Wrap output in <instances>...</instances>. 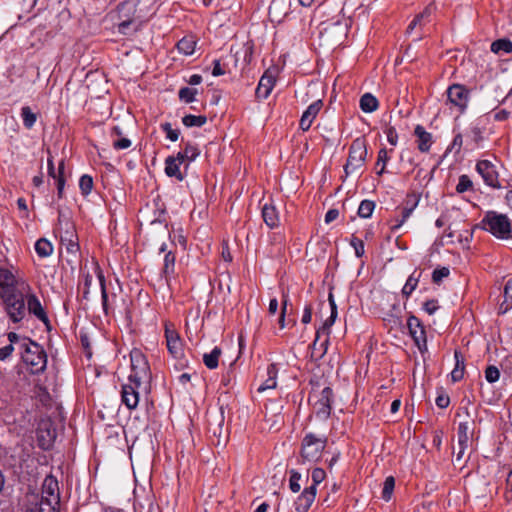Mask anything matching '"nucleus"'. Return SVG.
Here are the masks:
<instances>
[{
    "mask_svg": "<svg viewBox=\"0 0 512 512\" xmlns=\"http://www.w3.org/2000/svg\"><path fill=\"white\" fill-rule=\"evenodd\" d=\"M29 291L30 286L23 282L20 284L19 290L0 296L4 304L5 311L11 321L17 323L25 317V292Z\"/></svg>",
    "mask_w": 512,
    "mask_h": 512,
    "instance_id": "nucleus-1",
    "label": "nucleus"
},
{
    "mask_svg": "<svg viewBox=\"0 0 512 512\" xmlns=\"http://www.w3.org/2000/svg\"><path fill=\"white\" fill-rule=\"evenodd\" d=\"M20 354L23 362L29 365L33 372H41L45 369L47 355L38 343L30 339H24L21 341Z\"/></svg>",
    "mask_w": 512,
    "mask_h": 512,
    "instance_id": "nucleus-2",
    "label": "nucleus"
},
{
    "mask_svg": "<svg viewBox=\"0 0 512 512\" xmlns=\"http://www.w3.org/2000/svg\"><path fill=\"white\" fill-rule=\"evenodd\" d=\"M483 228L499 239L512 238L510 219L494 211H488L482 220Z\"/></svg>",
    "mask_w": 512,
    "mask_h": 512,
    "instance_id": "nucleus-3",
    "label": "nucleus"
},
{
    "mask_svg": "<svg viewBox=\"0 0 512 512\" xmlns=\"http://www.w3.org/2000/svg\"><path fill=\"white\" fill-rule=\"evenodd\" d=\"M130 382L146 385L150 380V367L145 356L138 350L131 352Z\"/></svg>",
    "mask_w": 512,
    "mask_h": 512,
    "instance_id": "nucleus-4",
    "label": "nucleus"
},
{
    "mask_svg": "<svg viewBox=\"0 0 512 512\" xmlns=\"http://www.w3.org/2000/svg\"><path fill=\"white\" fill-rule=\"evenodd\" d=\"M367 156V147L362 138L355 139L349 149L347 163L344 166L346 175L359 170L365 163Z\"/></svg>",
    "mask_w": 512,
    "mask_h": 512,
    "instance_id": "nucleus-5",
    "label": "nucleus"
},
{
    "mask_svg": "<svg viewBox=\"0 0 512 512\" xmlns=\"http://www.w3.org/2000/svg\"><path fill=\"white\" fill-rule=\"evenodd\" d=\"M326 438L312 433L307 434L302 441L301 456L304 461L316 462L320 459L326 446Z\"/></svg>",
    "mask_w": 512,
    "mask_h": 512,
    "instance_id": "nucleus-6",
    "label": "nucleus"
},
{
    "mask_svg": "<svg viewBox=\"0 0 512 512\" xmlns=\"http://www.w3.org/2000/svg\"><path fill=\"white\" fill-rule=\"evenodd\" d=\"M56 438V429L50 419H41L37 427V440L39 446L47 450L49 449Z\"/></svg>",
    "mask_w": 512,
    "mask_h": 512,
    "instance_id": "nucleus-7",
    "label": "nucleus"
},
{
    "mask_svg": "<svg viewBox=\"0 0 512 512\" xmlns=\"http://www.w3.org/2000/svg\"><path fill=\"white\" fill-rule=\"evenodd\" d=\"M140 390L148 391L146 385L130 382L129 380L128 383L123 384L121 398L128 409H135L138 406Z\"/></svg>",
    "mask_w": 512,
    "mask_h": 512,
    "instance_id": "nucleus-8",
    "label": "nucleus"
},
{
    "mask_svg": "<svg viewBox=\"0 0 512 512\" xmlns=\"http://www.w3.org/2000/svg\"><path fill=\"white\" fill-rule=\"evenodd\" d=\"M332 397L333 391L330 387H325L322 389L313 405L317 417L322 419H327L329 417L331 412Z\"/></svg>",
    "mask_w": 512,
    "mask_h": 512,
    "instance_id": "nucleus-9",
    "label": "nucleus"
},
{
    "mask_svg": "<svg viewBox=\"0 0 512 512\" xmlns=\"http://www.w3.org/2000/svg\"><path fill=\"white\" fill-rule=\"evenodd\" d=\"M477 172L482 176L484 182L493 188H500L498 172L496 167L488 160H481L476 165Z\"/></svg>",
    "mask_w": 512,
    "mask_h": 512,
    "instance_id": "nucleus-10",
    "label": "nucleus"
},
{
    "mask_svg": "<svg viewBox=\"0 0 512 512\" xmlns=\"http://www.w3.org/2000/svg\"><path fill=\"white\" fill-rule=\"evenodd\" d=\"M165 338L169 353L176 359L183 356V344L178 332L170 325L165 327Z\"/></svg>",
    "mask_w": 512,
    "mask_h": 512,
    "instance_id": "nucleus-11",
    "label": "nucleus"
},
{
    "mask_svg": "<svg viewBox=\"0 0 512 512\" xmlns=\"http://www.w3.org/2000/svg\"><path fill=\"white\" fill-rule=\"evenodd\" d=\"M407 326L409 333L418 346L419 350L422 351L423 348L426 349V334L420 320L415 316H410L407 321Z\"/></svg>",
    "mask_w": 512,
    "mask_h": 512,
    "instance_id": "nucleus-12",
    "label": "nucleus"
},
{
    "mask_svg": "<svg viewBox=\"0 0 512 512\" xmlns=\"http://www.w3.org/2000/svg\"><path fill=\"white\" fill-rule=\"evenodd\" d=\"M447 96L450 103L457 106L461 111H463L468 102V90L463 85L454 84L450 86L447 90Z\"/></svg>",
    "mask_w": 512,
    "mask_h": 512,
    "instance_id": "nucleus-13",
    "label": "nucleus"
},
{
    "mask_svg": "<svg viewBox=\"0 0 512 512\" xmlns=\"http://www.w3.org/2000/svg\"><path fill=\"white\" fill-rule=\"evenodd\" d=\"M42 500H50L54 505H60L58 481L53 476H47L42 484Z\"/></svg>",
    "mask_w": 512,
    "mask_h": 512,
    "instance_id": "nucleus-14",
    "label": "nucleus"
},
{
    "mask_svg": "<svg viewBox=\"0 0 512 512\" xmlns=\"http://www.w3.org/2000/svg\"><path fill=\"white\" fill-rule=\"evenodd\" d=\"M290 0H272L269 6V17L272 22L281 23L290 12Z\"/></svg>",
    "mask_w": 512,
    "mask_h": 512,
    "instance_id": "nucleus-15",
    "label": "nucleus"
},
{
    "mask_svg": "<svg viewBox=\"0 0 512 512\" xmlns=\"http://www.w3.org/2000/svg\"><path fill=\"white\" fill-rule=\"evenodd\" d=\"M17 284L18 282L10 270L0 268V296L19 290L20 287L18 288Z\"/></svg>",
    "mask_w": 512,
    "mask_h": 512,
    "instance_id": "nucleus-16",
    "label": "nucleus"
},
{
    "mask_svg": "<svg viewBox=\"0 0 512 512\" xmlns=\"http://www.w3.org/2000/svg\"><path fill=\"white\" fill-rule=\"evenodd\" d=\"M323 106V103L321 100H317L310 104L308 108L304 111L302 114V117L300 119L299 126L303 131L309 130L311 127L313 120L316 118L318 113L320 112L321 108Z\"/></svg>",
    "mask_w": 512,
    "mask_h": 512,
    "instance_id": "nucleus-17",
    "label": "nucleus"
},
{
    "mask_svg": "<svg viewBox=\"0 0 512 512\" xmlns=\"http://www.w3.org/2000/svg\"><path fill=\"white\" fill-rule=\"evenodd\" d=\"M316 497L315 487H307L295 501L297 512H307Z\"/></svg>",
    "mask_w": 512,
    "mask_h": 512,
    "instance_id": "nucleus-18",
    "label": "nucleus"
},
{
    "mask_svg": "<svg viewBox=\"0 0 512 512\" xmlns=\"http://www.w3.org/2000/svg\"><path fill=\"white\" fill-rule=\"evenodd\" d=\"M25 298L29 313L33 314L40 321L48 323V317L37 296L35 294L29 293L26 295Z\"/></svg>",
    "mask_w": 512,
    "mask_h": 512,
    "instance_id": "nucleus-19",
    "label": "nucleus"
},
{
    "mask_svg": "<svg viewBox=\"0 0 512 512\" xmlns=\"http://www.w3.org/2000/svg\"><path fill=\"white\" fill-rule=\"evenodd\" d=\"M275 84V78L271 73L265 72L264 75L261 77L259 84L256 89V96L259 99H266Z\"/></svg>",
    "mask_w": 512,
    "mask_h": 512,
    "instance_id": "nucleus-20",
    "label": "nucleus"
},
{
    "mask_svg": "<svg viewBox=\"0 0 512 512\" xmlns=\"http://www.w3.org/2000/svg\"><path fill=\"white\" fill-rule=\"evenodd\" d=\"M417 137V147L421 152H428L432 144V135L421 125H417L414 130Z\"/></svg>",
    "mask_w": 512,
    "mask_h": 512,
    "instance_id": "nucleus-21",
    "label": "nucleus"
},
{
    "mask_svg": "<svg viewBox=\"0 0 512 512\" xmlns=\"http://www.w3.org/2000/svg\"><path fill=\"white\" fill-rule=\"evenodd\" d=\"M262 217L265 224L271 229L279 225V214L276 210V207L271 203H266L263 205Z\"/></svg>",
    "mask_w": 512,
    "mask_h": 512,
    "instance_id": "nucleus-22",
    "label": "nucleus"
},
{
    "mask_svg": "<svg viewBox=\"0 0 512 512\" xmlns=\"http://www.w3.org/2000/svg\"><path fill=\"white\" fill-rule=\"evenodd\" d=\"M434 11V7L432 5L427 6L423 12L418 14L412 22L409 24L407 28V32L411 33L415 28L419 27L422 28L425 26L428 22H430V17Z\"/></svg>",
    "mask_w": 512,
    "mask_h": 512,
    "instance_id": "nucleus-23",
    "label": "nucleus"
},
{
    "mask_svg": "<svg viewBox=\"0 0 512 512\" xmlns=\"http://www.w3.org/2000/svg\"><path fill=\"white\" fill-rule=\"evenodd\" d=\"M418 205V201L415 198H408L406 206L401 211V219H396L395 224L392 226L393 230L400 228L404 222L411 216L412 212Z\"/></svg>",
    "mask_w": 512,
    "mask_h": 512,
    "instance_id": "nucleus-24",
    "label": "nucleus"
},
{
    "mask_svg": "<svg viewBox=\"0 0 512 512\" xmlns=\"http://www.w3.org/2000/svg\"><path fill=\"white\" fill-rule=\"evenodd\" d=\"M267 379L258 387V392H264L269 389H274L277 386V368L275 364H270L267 367Z\"/></svg>",
    "mask_w": 512,
    "mask_h": 512,
    "instance_id": "nucleus-25",
    "label": "nucleus"
},
{
    "mask_svg": "<svg viewBox=\"0 0 512 512\" xmlns=\"http://www.w3.org/2000/svg\"><path fill=\"white\" fill-rule=\"evenodd\" d=\"M512 308V276L504 286V300L499 306V314H505Z\"/></svg>",
    "mask_w": 512,
    "mask_h": 512,
    "instance_id": "nucleus-26",
    "label": "nucleus"
},
{
    "mask_svg": "<svg viewBox=\"0 0 512 512\" xmlns=\"http://www.w3.org/2000/svg\"><path fill=\"white\" fill-rule=\"evenodd\" d=\"M180 164L177 159H174L173 156H169L165 160V173L169 177H175L177 180L182 181L184 179L183 174L179 169Z\"/></svg>",
    "mask_w": 512,
    "mask_h": 512,
    "instance_id": "nucleus-27",
    "label": "nucleus"
},
{
    "mask_svg": "<svg viewBox=\"0 0 512 512\" xmlns=\"http://www.w3.org/2000/svg\"><path fill=\"white\" fill-rule=\"evenodd\" d=\"M379 102L371 93H365L360 98V108L365 113H372L378 109Z\"/></svg>",
    "mask_w": 512,
    "mask_h": 512,
    "instance_id": "nucleus-28",
    "label": "nucleus"
},
{
    "mask_svg": "<svg viewBox=\"0 0 512 512\" xmlns=\"http://www.w3.org/2000/svg\"><path fill=\"white\" fill-rule=\"evenodd\" d=\"M222 351L219 347H214L210 353L203 355V362L208 369H215L218 367L219 357Z\"/></svg>",
    "mask_w": 512,
    "mask_h": 512,
    "instance_id": "nucleus-29",
    "label": "nucleus"
},
{
    "mask_svg": "<svg viewBox=\"0 0 512 512\" xmlns=\"http://www.w3.org/2000/svg\"><path fill=\"white\" fill-rule=\"evenodd\" d=\"M94 270L97 275V279H98V282H99V285L101 288L103 309L107 313L108 312V295H107L106 287H105V277L97 264H95Z\"/></svg>",
    "mask_w": 512,
    "mask_h": 512,
    "instance_id": "nucleus-30",
    "label": "nucleus"
},
{
    "mask_svg": "<svg viewBox=\"0 0 512 512\" xmlns=\"http://www.w3.org/2000/svg\"><path fill=\"white\" fill-rule=\"evenodd\" d=\"M196 46V41L192 37H184L177 43V48L180 53L184 55L193 54Z\"/></svg>",
    "mask_w": 512,
    "mask_h": 512,
    "instance_id": "nucleus-31",
    "label": "nucleus"
},
{
    "mask_svg": "<svg viewBox=\"0 0 512 512\" xmlns=\"http://www.w3.org/2000/svg\"><path fill=\"white\" fill-rule=\"evenodd\" d=\"M35 251L40 257H48L53 252V246L48 240L41 238L35 243Z\"/></svg>",
    "mask_w": 512,
    "mask_h": 512,
    "instance_id": "nucleus-32",
    "label": "nucleus"
},
{
    "mask_svg": "<svg viewBox=\"0 0 512 512\" xmlns=\"http://www.w3.org/2000/svg\"><path fill=\"white\" fill-rule=\"evenodd\" d=\"M206 122H207V118H206V116H203V115L196 116V115L189 114L182 118V123L186 127H189V128L190 127H201Z\"/></svg>",
    "mask_w": 512,
    "mask_h": 512,
    "instance_id": "nucleus-33",
    "label": "nucleus"
},
{
    "mask_svg": "<svg viewBox=\"0 0 512 512\" xmlns=\"http://www.w3.org/2000/svg\"><path fill=\"white\" fill-rule=\"evenodd\" d=\"M21 117L23 124L27 129H31L37 120L36 114L31 110L29 106L22 107Z\"/></svg>",
    "mask_w": 512,
    "mask_h": 512,
    "instance_id": "nucleus-34",
    "label": "nucleus"
},
{
    "mask_svg": "<svg viewBox=\"0 0 512 512\" xmlns=\"http://www.w3.org/2000/svg\"><path fill=\"white\" fill-rule=\"evenodd\" d=\"M491 50L494 53H510L512 52V42L508 39H498L491 44Z\"/></svg>",
    "mask_w": 512,
    "mask_h": 512,
    "instance_id": "nucleus-35",
    "label": "nucleus"
},
{
    "mask_svg": "<svg viewBox=\"0 0 512 512\" xmlns=\"http://www.w3.org/2000/svg\"><path fill=\"white\" fill-rule=\"evenodd\" d=\"M420 278V273L416 275V272L412 273L407 279L403 289L402 294L406 297H409L412 292L416 289Z\"/></svg>",
    "mask_w": 512,
    "mask_h": 512,
    "instance_id": "nucleus-36",
    "label": "nucleus"
},
{
    "mask_svg": "<svg viewBox=\"0 0 512 512\" xmlns=\"http://www.w3.org/2000/svg\"><path fill=\"white\" fill-rule=\"evenodd\" d=\"M175 269V255L172 252H167L164 257L163 274L168 280V277L174 273Z\"/></svg>",
    "mask_w": 512,
    "mask_h": 512,
    "instance_id": "nucleus-37",
    "label": "nucleus"
},
{
    "mask_svg": "<svg viewBox=\"0 0 512 512\" xmlns=\"http://www.w3.org/2000/svg\"><path fill=\"white\" fill-rule=\"evenodd\" d=\"M375 209V202L371 200H363L358 208V215L361 218H369L371 217L373 211Z\"/></svg>",
    "mask_w": 512,
    "mask_h": 512,
    "instance_id": "nucleus-38",
    "label": "nucleus"
},
{
    "mask_svg": "<svg viewBox=\"0 0 512 512\" xmlns=\"http://www.w3.org/2000/svg\"><path fill=\"white\" fill-rule=\"evenodd\" d=\"M394 487L395 479L392 476L387 477L384 481V486L382 490V498L385 501H389L391 499Z\"/></svg>",
    "mask_w": 512,
    "mask_h": 512,
    "instance_id": "nucleus-39",
    "label": "nucleus"
},
{
    "mask_svg": "<svg viewBox=\"0 0 512 512\" xmlns=\"http://www.w3.org/2000/svg\"><path fill=\"white\" fill-rule=\"evenodd\" d=\"M336 317H337V312L333 311L331 313L330 317L325 320V322L322 325V327L317 330V332H316V340L314 341L313 345L316 344V341L318 340V338H319L321 333L329 334V329L334 324Z\"/></svg>",
    "mask_w": 512,
    "mask_h": 512,
    "instance_id": "nucleus-40",
    "label": "nucleus"
},
{
    "mask_svg": "<svg viewBox=\"0 0 512 512\" xmlns=\"http://www.w3.org/2000/svg\"><path fill=\"white\" fill-rule=\"evenodd\" d=\"M197 90L189 87H183L179 90V98L185 103H191L195 100Z\"/></svg>",
    "mask_w": 512,
    "mask_h": 512,
    "instance_id": "nucleus-41",
    "label": "nucleus"
},
{
    "mask_svg": "<svg viewBox=\"0 0 512 512\" xmlns=\"http://www.w3.org/2000/svg\"><path fill=\"white\" fill-rule=\"evenodd\" d=\"M79 187L83 195H88L93 188V179L89 175L81 176L79 180Z\"/></svg>",
    "mask_w": 512,
    "mask_h": 512,
    "instance_id": "nucleus-42",
    "label": "nucleus"
},
{
    "mask_svg": "<svg viewBox=\"0 0 512 512\" xmlns=\"http://www.w3.org/2000/svg\"><path fill=\"white\" fill-rule=\"evenodd\" d=\"M469 425L467 422L460 423L458 426V445L468 444L469 442Z\"/></svg>",
    "mask_w": 512,
    "mask_h": 512,
    "instance_id": "nucleus-43",
    "label": "nucleus"
},
{
    "mask_svg": "<svg viewBox=\"0 0 512 512\" xmlns=\"http://www.w3.org/2000/svg\"><path fill=\"white\" fill-rule=\"evenodd\" d=\"M389 160L388 152L385 148L378 152L376 166H381L380 170L377 171L378 175H382L385 172L386 164Z\"/></svg>",
    "mask_w": 512,
    "mask_h": 512,
    "instance_id": "nucleus-44",
    "label": "nucleus"
},
{
    "mask_svg": "<svg viewBox=\"0 0 512 512\" xmlns=\"http://www.w3.org/2000/svg\"><path fill=\"white\" fill-rule=\"evenodd\" d=\"M161 128L166 133V137L169 140H171L173 142L178 140L179 130L173 129L171 123H169V122L163 123V124H161Z\"/></svg>",
    "mask_w": 512,
    "mask_h": 512,
    "instance_id": "nucleus-45",
    "label": "nucleus"
},
{
    "mask_svg": "<svg viewBox=\"0 0 512 512\" xmlns=\"http://www.w3.org/2000/svg\"><path fill=\"white\" fill-rule=\"evenodd\" d=\"M66 230L60 234L61 243H65L69 241V239H76V235L74 233V226L66 220L65 222Z\"/></svg>",
    "mask_w": 512,
    "mask_h": 512,
    "instance_id": "nucleus-46",
    "label": "nucleus"
},
{
    "mask_svg": "<svg viewBox=\"0 0 512 512\" xmlns=\"http://www.w3.org/2000/svg\"><path fill=\"white\" fill-rule=\"evenodd\" d=\"M500 372L495 366H488L485 371V378L489 383H494L499 380Z\"/></svg>",
    "mask_w": 512,
    "mask_h": 512,
    "instance_id": "nucleus-47",
    "label": "nucleus"
},
{
    "mask_svg": "<svg viewBox=\"0 0 512 512\" xmlns=\"http://www.w3.org/2000/svg\"><path fill=\"white\" fill-rule=\"evenodd\" d=\"M471 187H472V181L470 180V178L467 175L460 176L459 182L456 186V191L458 193H463V192L467 191L468 189H470Z\"/></svg>",
    "mask_w": 512,
    "mask_h": 512,
    "instance_id": "nucleus-48",
    "label": "nucleus"
},
{
    "mask_svg": "<svg viewBox=\"0 0 512 512\" xmlns=\"http://www.w3.org/2000/svg\"><path fill=\"white\" fill-rule=\"evenodd\" d=\"M199 155V149L197 146L191 144V143H186V146H185V149H184V156L187 157V160L190 162V161H193L197 156Z\"/></svg>",
    "mask_w": 512,
    "mask_h": 512,
    "instance_id": "nucleus-49",
    "label": "nucleus"
},
{
    "mask_svg": "<svg viewBox=\"0 0 512 512\" xmlns=\"http://www.w3.org/2000/svg\"><path fill=\"white\" fill-rule=\"evenodd\" d=\"M326 473L322 468H315L312 471V481L313 484L310 487H317L324 479H325Z\"/></svg>",
    "mask_w": 512,
    "mask_h": 512,
    "instance_id": "nucleus-50",
    "label": "nucleus"
},
{
    "mask_svg": "<svg viewBox=\"0 0 512 512\" xmlns=\"http://www.w3.org/2000/svg\"><path fill=\"white\" fill-rule=\"evenodd\" d=\"M300 479H301V474L295 470H292L290 480H289V487L295 493L300 490V484H299Z\"/></svg>",
    "mask_w": 512,
    "mask_h": 512,
    "instance_id": "nucleus-51",
    "label": "nucleus"
},
{
    "mask_svg": "<svg viewBox=\"0 0 512 512\" xmlns=\"http://www.w3.org/2000/svg\"><path fill=\"white\" fill-rule=\"evenodd\" d=\"M59 505L52 504L50 500H42L39 503V511L38 512H58Z\"/></svg>",
    "mask_w": 512,
    "mask_h": 512,
    "instance_id": "nucleus-52",
    "label": "nucleus"
},
{
    "mask_svg": "<svg viewBox=\"0 0 512 512\" xmlns=\"http://www.w3.org/2000/svg\"><path fill=\"white\" fill-rule=\"evenodd\" d=\"M449 273V269L446 267L435 269L432 274V280L434 283H439L443 278L447 277Z\"/></svg>",
    "mask_w": 512,
    "mask_h": 512,
    "instance_id": "nucleus-53",
    "label": "nucleus"
},
{
    "mask_svg": "<svg viewBox=\"0 0 512 512\" xmlns=\"http://www.w3.org/2000/svg\"><path fill=\"white\" fill-rule=\"evenodd\" d=\"M385 133H386V136H387V141L391 145L396 146L397 142H398V134L396 132V129L394 127H392V126H389V127L386 128Z\"/></svg>",
    "mask_w": 512,
    "mask_h": 512,
    "instance_id": "nucleus-54",
    "label": "nucleus"
},
{
    "mask_svg": "<svg viewBox=\"0 0 512 512\" xmlns=\"http://www.w3.org/2000/svg\"><path fill=\"white\" fill-rule=\"evenodd\" d=\"M93 282V277L90 274L84 275V289H83V298L89 300L90 287Z\"/></svg>",
    "mask_w": 512,
    "mask_h": 512,
    "instance_id": "nucleus-55",
    "label": "nucleus"
},
{
    "mask_svg": "<svg viewBox=\"0 0 512 512\" xmlns=\"http://www.w3.org/2000/svg\"><path fill=\"white\" fill-rule=\"evenodd\" d=\"M436 405L439 407V408H446L449 403H450V398L447 394L445 393H440L437 398H436Z\"/></svg>",
    "mask_w": 512,
    "mask_h": 512,
    "instance_id": "nucleus-56",
    "label": "nucleus"
},
{
    "mask_svg": "<svg viewBox=\"0 0 512 512\" xmlns=\"http://www.w3.org/2000/svg\"><path fill=\"white\" fill-rule=\"evenodd\" d=\"M13 351H14V346H12V344H9V345H6V346L0 348V361L7 360L12 355Z\"/></svg>",
    "mask_w": 512,
    "mask_h": 512,
    "instance_id": "nucleus-57",
    "label": "nucleus"
},
{
    "mask_svg": "<svg viewBox=\"0 0 512 512\" xmlns=\"http://www.w3.org/2000/svg\"><path fill=\"white\" fill-rule=\"evenodd\" d=\"M131 146V141L128 138H122L113 142V147L116 150L127 149Z\"/></svg>",
    "mask_w": 512,
    "mask_h": 512,
    "instance_id": "nucleus-58",
    "label": "nucleus"
},
{
    "mask_svg": "<svg viewBox=\"0 0 512 512\" xmlns=\"http://www.w3.org/2000/svg\"><path fill=\"white\" fill-rule=\"evenodd\" d=\"M66 247L68 253L76 254L79 250V245L76 242V239H69V241L62 243Z\"/></svg>",
    "mask_w": 512,
    "mask_h": 512,
    "instance_id": "nucleus-59",
    "label": "nucleus"
},
{
    "mask_svg": "<svg viewBox=\"0 0 512 512\" xmlns=\"http://www.w3.org/2000/svg\"><path fill=\"white\" fill-rule=\"evenodd\" d=\"M24 339L25 338L20 337L15 332H10L8 334V340L10 341V344H12V346L17 345L19 350H21V341H23Z\"/></svg>",
    "mask_w": 512,
    "mask_h": 512,
    "instance_id": "nucleus-60",
    "label": "nucleus"
},
{
    "mask_svg": "<svg viewBox=\"0 0 512 512\" xmlns=\"http://www.w3.org/2000/svg\"><path fill=\"white\" fill-rule=\"evenodd\" d=\"M423 308L429 315H432L438 309L437 301L428 300L424 303Z\"/></svg>",
    "mask_w": 512,
    "mask_h": 512,
    "instance_id": "nucleus-61",
    "label": "nucleus"
},
{
    "mask_svg": "<svg viewBox=\"0 0 512 512\" xmlns=\"http://www.w3.org/2000/svg\"><path fill=\"white\" fill-rule=\"evenodd\" d=\"M454 358H455V367L454 368H458V369H461L464 371V369H465L464 358L459 351L456 350L454 352Z\"/></svg>",
    "mask_w": 512,
    "mask_h": 512,
    "instance_id": "nucleus-62",
    "label": "nucleus"
},
{
    "mask_svg": "<svg viewBox=\"0 0 512 512\" xmlns=\"http://www.w3.org/2000/svg\"><path fill=\"white\" fill-rule=\"evenodd\" d=\"M225 74V70L222 68L220 60L213 61L212 75L217 77Z\"/></svg>",
    "mask_w": 512,
    "mask_h": 512,
    "instance_id": "nucleus-63",
    "label": "nucleus"
},
{
    "mask_svg": "<svg viewBox=\"0 0 512 512\" xmlns=\"http://www.w3.org/2000/svg\"><path fill=\"white\" fill-rule=\"evenodd\" d=\"M311 319H312V307L310 305H307L304 308V312H303L301 321L303 324H308L311 322Z\"/></svg>",
    "mask_w": 512,
    "mask_h": 512,
    "instance_id": "nucleus-64",
    "label": "nucleus"
}]
</instances>
